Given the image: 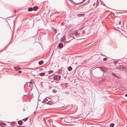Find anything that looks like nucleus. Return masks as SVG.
<instances>
[{
    "label": "nucleus",
    "instance_id": "obj_36",
    "mask_svg": "<svg viewBox=\"0 0 127 127\" xmlns=\"http://www.w3.org/2000/svg\"><path fill=\"white\" fill-rule=\"evenodd\" d=\"M16 10H15V11H14V12H15V13H16Z\"/></svg>",
    "mask_w": 127,
    "mask_h": 127
},
{
    "label": "nucleus",
    "instance_id": "obj_15",
    "mask_svg": "<svg viewBox=\"0 0 127 127\" xmlns=\"http://www.w3.org/2000/svg\"><path fill=\"white\" fill-rule=\"evenodd\" d=\"M85 15V14H79L77 15V16H82Z\"/></svg>",
    "mask_w": 127,
    "mask_h": 127
},
{
    "label": "nucleus",
    "instance_id": "obj_18",
    "mask_svg": "<svg viewBox=\"0 0 127 127\" xmlns=\"http://www.w3.org/2000/svg\"><path fill=\"white\" fill-rule=\"evenodd\" d=\"M33 9L32 8H28V11H31L33 10Z\"/></svg>",
    "mask_w": 127,
    "mask_h": 127
},
{
    "label": "nucleus",
    "instance_id": "obj_11",
    "mask_svg": "<svg viewBox=\"0 0 127 127\" xmlns=\"http://www.w3.org/2000/svg\"><path fill=\"white\" fill-rule=\"evenodd\" d=\"M18 123L19 125H21L22 124L23 122L21 120L19 121L18 122Z\"/></svg>",
    "mask_w": 127,
    "mask_h": 127
},
{
    "label": "nucleus",
    "instance_id": "obj_37",
    "mask_svg": "<svg viewBox=\"0 0 127 127\" xmlns=\"http://www.w3.org/2000/svg\"><path fill=\"white\" fill-rule=\"evenodd\" d=\"M53 92H54V93H56V92H54V91H53Z\"/></svg>",
    "mask_w": 127,
    "mask_h": 127
},
{
    "label": "nucleus",
    "instance_id": "obj_13",
    "mask_svg": "<svg viewBox=\"0 0 127 127\" xmlns=\"http://www.w3.org/2000/svg\"><path fill=\"white\" fill-rule=\"evenodd\" d=\"M45 74V73L44 72L41 73L39 74V75L40 76H44Z\"/></svg>",
    "mask_w": 127,
    "mask_h": 127
},
{
    "label": "nucleus",
    "instance_id": "obj_31",
    "mask_svg": "<svg viewBox=\"0 0 127 127\" xmlns=\"http://www.w3.org/2000/svg\"><path fill=\"white\" fill-rule=\"evenodd\" d=\"M18 72L20 73H21L22 72V71L21 70H19L18 71Z\"/></svg>",
    "mask_w": 127,
    "mask_h": 127
},
{
    "label": "nucleus",
    "instance_id": "obj_14",
    "mask_svg": "<svg viewBox=\"0 0 127 127\" xmlns=\"http://www.w3.org/2000/svg\"><path fill=\"white\" fill-rule=\"evenodd\" d=\"M38 8V7L37 6H36L33 7V9L34 11H35L37 10Z\"/></svg>",
    "mask_w": 127,
    "mask_h": 127
},
{
    "label": "nucleus",
    "instance_id": "obj_32",
    "mask_svg": "<svg viewBox=\"0 0 127 127\" xmlns=\"http://www.w3.org/2000/svg\"><path fill=\"white\" fill-rule=\"evenodd\" d=\"M104 72H106V70H105L104 69L103 71Z\"/></svg>",
    "mask_w": 127,
    "mask_h": 127
},
{
    "label": "nucleus",
    "instance_id": "obj_28",
    "mask_svg": "<svg viewBox=\"0 0 127 127\" xmlns=\"http://www.w3.org/2000/svg\"><path fill=\"white\" fill-rule=\"evenodd\" d=\"M99 3V1H97L96 2V5L98 6V4Z\"/></svg>",
    "mask_w": 127,
    "mask_h": 127
},
{
    "label": "nucleus",
    "instance_id": "obj_8",
    "mask_svg": "<svg viewBox=\"0 0 127 127\" xmlns=\"http://www.w3.org/2000/svg\"><path fill=\"white\" fill-rule=\"evenodd\" d=\"M105 79H103L102 80L99 81L98 83L99 84H100L101 83H102L104 82V81H105Z\"/></svg>",
    "mask_w": 127,
    "mask_h": 127
},
{
    "label": "nucleus",
    "instance_id": "obj_12",
    "mask_svg": "<svg viewBox=\"0 0 127 127\" xmlns=\"http://www.w3.org/2000/svg\"><path fill=\"white\" fill-rule=\"evenodd\" d=\"M126 69V68L124 66H122L120 69V70L123 71V70H125Z\"/></svg>",
    "mask_w": 127,
    "mask_h": 127
},
{
    "label": "nucleus",
    "instance_id": "obj_34",
    "mask_svg": "<svg viewBox=\"0 0 127 127\" xmlns=\"http://www.w3.org/2000/svg\"><path fill=\"white\" fill-rule=\"evenodd\" d=\"M36 112H34V114H35Z\"/></svg>",
    "mask_w": 127,
    "mask_h": 127
},
{
    "label": "nucleus",
    "instance_id": "obj_19",
    "mask_svg": "<svg viewBox=\"0 0 127 127\" xmlns=\"http://www.w3.org/2000/svg\"><path fill=\"white\" fill-rule=\"evenodd\" d=\"M112 75L113 76H114L115 77H118L114 73H112Z\"/></svg>",
    "mask_w": 127,
    "mask_h": 127
},
{
    "label": "nucleus",
    "instance_id": "obj_9",
    "mask_svg": "<svg viewBox=\"0 0 127 127\" xmlns=\"http://www.w3.org/2000/svg\"><path fill=\"white\" fill-rule=\"evenodd\" d=\"M58 45L59 47L60 48H62L63 46V44L61 43H59V44Z\"/></svg>",
    "mask_w": 127,
    "mask_h": 127
},
{
    "label": "nucleus",
    "instance_id": "obj_7",
    "mask_svg": "<svg viewBox=\"0 0 127 127\" xmlns=\"http://www.w3.org/2000/svg\"><path fill=\"white\" fill-rule=\"evenodd\" d=\"M86 0H83V1L82 2H81L80 3H75V5H78V4L80 5V4H82L83 2H84Z\"/></svg>",
    "mask_w": 127,
    "mask_h": 127
},
{
    "label": "nucleus",
    "instance_id": "obj_23",
    "mask_svg": "<svg viewBox=\"0 0 127 127\" xmlns=\"http://www.w3.org/2000/svg\"><path fill=\"white\" fill-rule=\"evenodd\" d=\"M47 98H48V97H47L46 98L44 99V102H46L47 101H48V99H47Z\"/></svg>",
    "mask_w": 127,
    "mask_h": 127
},
{
    "label": "nucleus",
    "instance_id": "obj_17",
    "mask_svg": "<svg viewBox=\"0 0 127 127\" xmlns=\"http://www.w3.org/2000/svg\"><path fill=\"white\" fill-rule=\"evenodd\" d=\"M68 69L69 71H70L72 69V68L71 66H69L68 67Z\"/></svg>",
    "mask_w": 127,
    "mask_h": 127
},
{
    "label": "nucleus",
    "instance_id": "obj_24",
    "mask_svg": "<svg viewBox=\"0 0 127 127\" xmlns=\"http://www.w3.org/2000/svg\"><path fill=\"white\" fill-rule=\"evenodd\" d=\"M119 61L118 60H117L114 61V63L115 64H117L118 62Z\"/></svg>",
    "mask_w": 127,
    "mask_h": 127
},
{
    "label": "nucleus",
    "instance_id": "obj_30",
    "mask_svg": "<svg viewBox=\"0 0 127 127\" xmlns=\"http://www.w3.org/2000/svg\"><path fill=\"white\" fill-rule=\"evenodd\" d=\"M54 31L55 33H56L57 32V30L56 29H55Z\"/></svg>",
    "mask_w": 127,
    "mask_h": 127
},
{
    "label": "nucleus",
    "instance_id": "obj_2",
    "mask_svg": "<svg viewBox=\"0 0 127 127\" xmlns=\"http://www.w3.org/2000/svg\"><path fill=\"white\" fill-rule=\"evenodd\" d=\"M61 78V76L58 75H56L54 76V79L55 80L59 81L60 80Z\"/></svg>",
    "mask_w": 127,
    "mask_h": 127
},
{
    "label": "nucleus",
    "instance_id": "obj_20",
    "mask_svg": "<svg viewBox=\"0 0 127 127\" xmlns=\"http://www.w3.org/2000/svg\"><path fill=\"white\" fill-rule=\"evenodd\" d=\"M28 117H27L26 118L23 119V120L24 122H25L28 120Z\"/></svg>",
    "mask_w": 127,
    "mask_h": 127
},
{
    "label": "nucleus",
    "instance_id": "obj_1",
    "mask_svg": "<svg viewBox=\"0 0 127 127\" xmlns=\"http://www.w3.org/2000/svg\"><path fill=\"white\" fill-rule=\"evenodd\" d=\"M72 118L69 117H68L64 118V121L66 123H69L72 122Z\"/></svg>",
    "mask_w": 127,
    "mask_h": 127
},
{
    "label": "nucleus",
    "instance_id": "obj_10",
    "mask_svg": "<svg viewBox=\"0 0 127 127\" xmlns=\"http://www.w3.org/2000/svg\"><path fill=\"white\" fill-rule=\"evenodd\" d=\"M122 66V65L118 66L116 67V69H119L120 70Z\"/></svg>",
    "mask_w": 127,
    "mask_h": 127
},
{
    "label": "nucleus",
    "instance_id": "obj_5",
    "mask_svg": "<svg viewBox=\"0 0 127 127\" xmlns=\"http://www.w3.org/2000/svg\"><path fill=\"white\" fill-rule=\"evenodd\" d=\"M65 41V36H63L61 38V41L63 42H64Z\"/></svg>",
    "mask_w": 127,
    "mask_h": 127
},
{
    "label": "nucleus",
    "instance_id": "obj_16",
    "mask_svg": "<svg viewBox=\"0 0 127 127\" xmlns=\"http://www.w3.org/2000/svg\"><path fill=\"white\" fill-rule=\"evenodd\" d=\"M44 63L43 61H41L39 62V65H41L42 64Z\"/></svg>",
    "mask_w": 127,
    "mask_h": 127
},
{
    "label": "nucleus",
    "instance_id": "obj_33",
    "mask_svg": "<svg viewBox=\"0 0 127 127\" xmlns=\"http://www.w3.org/2000/svg\"><path fill=\"white\" fill-rule=\"evenodd\" d=\"M62 71V70H59V71L58 72H61Z\"/></svg>",
    "mask_w": 127,
    "mask_h": 127
},
{
    "label": "nucleus",
    "instance_id": "obj_29",
    "mask_svg": "<svg viewBox=\"0 0 127 127\" xmlns=\"http://www.w3.org/2000/svg\"><path fill=\"white\" fill-rule=\"evenodd\" d=\"M101 127H109L107 126V125H106V126L103 125Z\"/></svg>",
    "mask_w": 127,
    "mask_h": 127
},
{
    "label": "nucleus",
    "instance_id": "obj_3",
    "mask_svg": "<svg viewBox=\"0 0 127 127\" xmlns=\"http://www.w3.org/2000/svg\"><path fill=\"white\" fill-rule=\"evenodd\" d=\"M17 124L15 122H12L11 123L10 125L12 127H14Z\"/></svg>",
    "mask_w": 127,
    "mask_h": 127
},
{
    "label": "nucleus",
    "instance_id": "obj_22",
    "mask_svg": "<svg viewBox=\"0 0 127 127\" xmlns=\"http://www.w3.org/2000/svg\"><path fill=\"white\" fill-rule=\"evenodd\" d=\"M114 126V124L113 123H111L110 125V127H113Z\"/></svg>",
    "mask_w": 127,
    "mask_h": 127
},
{
    "label": "nucleus",
    "instance_id": "obj_4",
    "mask_svg": "<svg viewBox=\"0 0 127 127\" xmlns=\"http://www.w3.org/2000/svg\"><path fill=\"white\" fill-rule=\"evenodd\" d=\"M73 34H74L75 36L76 37H79L80 36V34L79 33L76 32L74 33Z\"/></svg>",
    "mask_w": 127,
    "mask_h": 127
},
{
    "label": "nucleus",
    "instance_id": "obj_21",
    "mask_svg": "<svg viewBox=\"0 0 127 127\" xmlns=\"http://www.w3.org/2000/svg\"><path fill=\"white\" fill-rule=\"evenodd\" d=\"M47 103L49 105H51L53 104L52 102L50 101H49L48 102H47Z\"/></svg>",
    "mask_w": 127,
    "mask_h": 127
},
{
    "label": "nucleus",
    "instance_id": "obj_38",
    "mask_svg": "<svg viewBox=\"0 0 127 127\" xmlns=\"http://www.w3.org/2000/svg\"><path fill=\"white\" fill-rule=\"evenodd\" d=\"M55 91V90H53V91Z\"/></svg>",
    "mask_w": 127,
    "mask_h": 127
},
{
    "label": "nucleus",
    "instance_id": "obj_35",
    "mask_svg": "<svg viewBox=\"0 0 127 127\" xmlns=\"http://www.w3.org/2000/svg\"><path fill=\"white\" fill-rule=\"evenodd\" d=\"M125 96H126L127 97V94H126L125 95Z\"/></svg>",
    "mask_w": 127,
    "mask_h": 127
},
{
    "label": "nucleus",
    "instance_id": "obj_27",
    "mask_svg": "<svg viewBox=\"0 0 127 127\" xmlns=\"http://www.w3.org/2000/svg\"><path fill=\"white\" fill-rule=\"evenodd\" d=\"M107 59L106 58H104L103 59V60L104 61H106L107 60Z\"/></svg>",
    "mask_w": 127,
    "mask_h": 127
},
{
    "label": "nucleus",
    "instance_id": "obj_6",
    "mask_svg": "<svg viewBox=\"0 0 127 127\" xmlns=\"http://www.w3.org/2000/svg\"><path fill=\"white\" fill-rule=\"evenodd\" d=\"M29 84H28V86L29 87L31 88H33V84L32 83H30V82H29Z\"/></svg>",
    "mask_w": 127,
    "mask_h": 127
},
{
    "label": "nucleus",
    "instance_id": "obj_25",
    "mask_svg": "<svg viewBox=\"0 0 127 127\" xmlns=\"http://www.w3.org/2000/svg\"><path fill=\"white\" fill-rule=\"evenodd\" d=\"M100 68H101V70L102 71H103L104 69L103 68H102V66H100Z\"/></svg>",
    "mask_w": 127,
    "mask_h": 127
},
{
    "label": "nucleus",
    "instance_id": "obj_26",
    "mask_svg": "<svg viewBox=\"0 0 127 127\" xmlns=\"http://www.w3.org/2000/svg\"><path fill=\"white\" fill-rule=\"evenodd\" d=\"M53 72V71L52 70H50V71H49V72H48V73H49V74H51V73H52Z\"/></svg>",
    "mask_w": 127,
    "mask_h": 127
},
{
    "label": "nucleus",
    "instance_id": "obj_39",
    "mask_svg": "<svg viewBox=\"0 0 127 127\" xmlns=\"http://www.w3.org/2000/svg\"><path fill=\"white\" fill-rule=\"evenodd\" d=\"M55 91V90H53V91Z\"/></svg>",
    "mask_w": 127,
    "mask_h": 127
}]
</instances>
